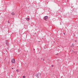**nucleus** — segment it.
I'll return each mask as SVG.
<instances>
[{
  "instance_id": "f257e3e1",
  "label": "nucleus",
  "mask_w": 78,
  "mask_h": 78,
  "mask_svg": "<svg viewBox=\"0 0 78 78\" xmlns=\"http://www.w3.org/2000/svg\"><path fill=\"white\" fill-rule=\"evenodd\" d=\"M41 74L40 73H38L35 75V76L37 77H40V76H41Z\"/></svg>"
},
{
  "instance_id": "f03ea898",
  "label": "nucleus",
  "mask_w": 78,
  "mask_h": 78,
  "mask_svg": "<svg viewBox=\"0 0 78 78\" xmlns=\"http://www.w3.org/2000/svg\"><path fill=\"white\" fill-rule=\"evenodd\" d=\"M48 16H46L44 17V20H47V19H48Z\"/></svg>"
},
{
  "instance_id": "7ed1b4c3",
  "label": "nucleus",
  "mask_w": 78,
  "mask_h": 78,
  "mask_svg": "<svg viewBox=\"0 0 78 78\" xmlns=\"http://www.w3.org/2000/svg\"><path fill=\"white\" fill-rule=\"evenodd\" d=\"M12 63H15V59L13 58L12 60Z\"/></svg>"
},
{
  "instance_id": "20e7f679",
  "label": "nucleus",
  "mask_w": 78,
  "mask_h": 78,
  "mask_svg": "<svg viewBox=\"0 0 78 78\" xmlns=\"http://www.w3.org/2000/svg\"><path fill=\"white\" fill-rule=\"evenodd\" d=\"M6 44H7V46H9V42H6Z\"/></svg>"
},
{
  "instance_id": "39448f33",
  "label": "nucleus",
  "mask_w": 78,
  "mask_h": 78,
  "mask_svg": "<svg viewBox=\"0 0 78 78\" xmlns=\"http://www.w3.org/2000/svg\"><path fill=\"white\" fill-rule=\"evenodd\" d=\"M70 52H71V53H75L74 52V51H73V50H71V51H70Z\"/></svg>"
},
{
  "instance_id": "423d86ee",
  "label": "nucleus",
  "mask_w": 78,
  "mask_h": 78,
  "mask_svg": "<svg viewBox=\"0 0 78 78\" xmlns=\"http://www.w3.org/2000/svg\"><path fill=\"white\" fill-rule=\"evenodd\" d=\"M26 20L27 21H29V20H30V18H28L26 19Z\"/></svg>"
},
{
  "instance_id": "0eeeda50",
  "label": "nucleus",
  "mask_w": 78,
  "mask_h": 78,
  "mask_svg": "<svg viewBox=\"0 0 78 78\" xmlns=\"http://www.w3.org/2000/svg\"><path fill=\"white\" fill-rule=\"evenodd\" d=\"M11 14H12V15H14V14H15V13H14L13 12H12V13Z\"/></svg>"
},
{
  "instance_id": "6e6552de",
  "label": "nucleus",
  "mask_w": 78,
  "mask_h": 78,
  "mask_svg": "<svg viewBox=\"0 0 78 78\" xmlns=\"http://www.w3.org/2000/svg\"><path fill=\"white\" fill-rule=\"evenodd\" d=\"M16 71L17 72H19V70L18 69H16Z\"/></svg>"
},
{
  "instance_id": "1a4fd4ad",
  "label": "nucleus",
  "mask_w": 78,
  "mask_h": 78,
  "mask_svg": "<svg viewBox=\"0 0 78 78\" xmlns=\"http://www.w3.org/2000/svg\"><path fill=\"white\" fill-rule=\"evenodd\" d=\"M23 78H25V76H23Z\"/></svg>"
},
{
  "instance_id": "9d476101",
  "label": "nucleus",
  "mask_w": 78,
  "mask_h": 78,
  "mask_svg": "<svg viewBox=\"0 0 78 78\" xmlns=\"http://www.w3.org/2000/svg\"><path fill=\"white\" fill-rule=\"evenodd\" d=\"M73 47L74 46V44H73Z\"/></svg>"
},
{
  "instance_id": "9b49d317",
  "label": "nucleus",
  "mask_w": 78,
  "mask_h": 78,
  "mask_svg": "<svg viewBox=\"0 0 78 78\" xmlns=\"http://www.w3.org/2000/svg\"><path fill=\"white\" fill-rule=\"evenodd\" d=\"M6 42H8L7 41V40H6Z\"/></svg>"
},
{
  "instance_id": "f8f14e48",
  "label": "nucleus",
  "mask_w": 78,
  "mask_h": 78,
  "mask_svg": "<svg viewBox=\"0 0 78 78\" xmlns=\"http://www.w3.org/2000/svg\"><path fill=\"white\" fill-rule=\"evenodd\" d=\"M8 64H9V62H8Z\"/></svg>"
},
{
  "instance_id": "ddd939ff",
  "label": "nucleus",
  "mask_w": 78,
  "mask_h": 78,
  "mask_svg": "<svg viewBox=\"0 0 78 78\" xmlns=\"http://www.w3.org/2000/svg\"><path fill=\"white\" fill-rule=\"evenodd\" d=\"M58 55V53H57V54H56V55Z\"/></svg>"
},
{
  "instance_id": "4468645a",
  "label": "nucleus",
  "mask_w": 78,
  "mask_h": 78,
  "mask_svg": "<svg viewBox=\"0 0 78 78\" xmlns=\"http://www.w3.org/2000/svg\"><path fill=\"white\" fill-rule=\"evenodd\" d=\"M64 34V35H66V34L63 33Z\"/></svg>"
},
{
  "instance_id": "2eb2a0df",
  "label": "nucleus",
  "mask_w": 78,
  "mask_h": 78,
  "mask_svg": "<svg viewBox=\"0 0 78 78\" xmlns=\"http://www.w3.org/2000/svg\"><path fill=\"white\" fill-rule=\"evenodd\" d=\"M75 42H76V40H75Z\"/></svg>"
},
{
  "instance_id": "dca6fc26",
  "label": "nucleus",
  "mask_w": 78,
  "mask_h": 78,
  "mask_svg": "<svg viewBox=\"0 0 78 78\" xmlns=\"http://www.w3.org/2000/svg\"><path fill=\"white\" fill-rule=\"evenodd\" d=\"M7 49H8V50H9V48H7Z\"/></svg>"
},
{
  "instance_id": "f3484780",
  "label": "nucleus",
  "mask_w": 78,
  "mask_h": 78,
  "mask_svg": "<svg viewBox=\"0 0 78 78\" xmlns=\"http://www.w3.org/2000/svg\"><path fill=\"white\" fill-rule=\"evenodd\" d=\"M43 58H41V59L42 60Z\"/></svg>"
},
{
  "instance_id": "a211bd4d",
  "label": "nucleus",
  "mask_w": 78,
  "mask_h": 78,
  "mask_svg": "<svg viewBox=\"0 0 78 78\" xmlns=\"http://www.w3.org/2000/svg\"><path fill=\"white\" fill-rule=\"evenodd\" d=\"M52 67H53V65H52Z\"/></svg>"
},
{
  "instance_id": "6ab92c4d",
  "label": "nucleus",
  "mask_w": 78,
  "mask_h": 78,
  "mask_svg": "<svg viewBox=\"0 0 78 78\" xmlns=\"http://www.w3.org/2000/svg\"><path fill=\"white\" fill-rule=\"evenodd\" d=\"M43 61H44V58L43 59Z\"/></svg>"
},
{
  "instance_id": "aec40b11",
  "label": "nucleus",
  "mask_w": 78,
  "mask_h": 78,
  "mask_svg": "<svg viewBox=\"0 0 78 78\" xmlns=\"http://www.w3.org/2000/svg\"><path fill=\"white\" fill-rule=\"evenodd\" d=\"M13 68H12V69H13Z\"/></svg>"
},
{
  "instance_id": "412c9836",
  "label": "nucleus",
  "mask_w": 78,
  "mask_h": 78,
  "mask_svg": "<svg viewBox=\"0 0 78 78\" xmlns=\"http://www.w3.org/2000/svg\"><path fill=\"white\" fill-rule=\"evenodd\" d=\"M56 58H57V57H56Z\"/></svg>"
}]
</instances>
